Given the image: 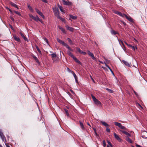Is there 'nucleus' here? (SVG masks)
Masks as SVG:
<instances>
[{"label":"nucleus","mask_w":147,"mask_h":147,"mask_svg":"<svg viewBox=\"0 0 147 147\" xmlns=\"http://www.w3.org/2000/svg\"><path fill=\"white\" fill-rule=\"evenodd\" d=\"M53 9L54 15L56 16L58 18L59 16V12L58 8L55 6L53 8Z\"/></svg>","instance_id":"obj_1"},{"label":"nucleus","mask_w":147,"mask_h":147,"mask_svg":"<svg viewBox=\"0 0 147 147\" xmlns=\"http://www.w3.org/2000/svg\"><path fill=\"white\" fill-rule=\"evenodd\" d=\"M114 123L116 126H118L121 129L125 130H126V128L124 126L122 125L121 123L116 122H114Z\"/></svg>","instance_id":"obj_2"},{"label":"nucleus","mask_w":147,"mask_h":147,"mask_svg":"<svg viewBox=\"0 0 147 147\" xmlns=\"http://www.w3.org/2000/svg\"><path fill=\"white\" fill-rule=\"evenodd\" d=\"M91 96L93 101L95 104L97 105H101V102L97 99L92 94H91Z\"/></svg>","instance_id":"obj_3"},{"label":"nucleus","mask_w":147,"mask_h":147,"mask_svg":"<svg viewBox=\"0 0 147 147\" xmlns=\"http://www.w3.org/2000/svg\"><path fill=\"white\" fill-rule=\"evenodd\" d=\"M62 1L63 4L65 5L70 6L72 5V4L71 2H69L68 1H65V0H63Z\"/></svg>","instance_id":"obj_4"},{"label":"nucleus","mask_w":147,"mask_h":147,"mask_svg":"<svg viewBox=\"0 0 147 147\" xmlns=\"http://www.w3.org/2000/svg\"><path fill=\"white\" fill-rule=\"evenodd\" d=\"M35 10L36 11V12H37V13L40 16H41L42 18H43V19H45V17L42 14V13L39 10H38V9L36 8L35 9Z\"/></svg>","instance_id":"obj_5"},{"label":"nucleus","mask_w":147,"mask_h":147,"mask_svg":"<svg viewBox=\"0 0 147 147\" xmlns=\"http://www.w3.org/2000/svg\"><path fill=\"white\" fill-rule=\"evenodd\" d=\"M142 137L144 138H147V132L146 131H143L141 133Z\"/></svg>","instance_id":"obj_6"},{"label":"nucleus","mask_w":147,"mask_h":147,"mask_svg":"<svg viewBox=\"0 0 147 147\" xmlns=\"http://www.w3.org/2000/svg\"><path fill=\"white\" fill-rule=\"evenodd\" d=\"M115 13L116 14H117L120 16L122 17H125V14L124 13H122L121 12L118 11H115Z\"/></svg>","instance_id":"obj_7"},{"label":"nucleus","mask_w":147,"mask_h":147,"mask_svg":"<svg viewBox=\"0 0 147 147\" xmlns=\"http://www.w3.org/2000/svg\"><path fill=\"white\" fill-rule=\"evenodd\" d=\"M115 138L119 141L121 142L122 141V139H121L119 136L117 135V134L115 133H113Z\"/></svg>","instance_id":"obj_8"},{"label":"nucleus","mask_w":147,"mask_h":147,"mask_svg":"<svg viewBox=\"0 0 147 147\" xmlns=\"http://www.w3.org/2000/svg\"><path fill=\"white\" fill-rule=\"evenodd\" d=\"M52 60L53 61H55V59L57 57L56 53L55 52L53 53L51 55Z\"/></svg>","instance_id":"obj_9"},{"label":"nucleus","mask_w":147,"mask_h":147,"mask_svg":"<svg viewBox=\"0 0 147 147\" xmlns=\"http://www.w3.org/2000/svg\"><path fill=\"white\" fill-rule=\"evenodd\" d=\"M88 54L92 57L93 59H96L94 57L93 54L92 53L90 52L89 51H88Z\"/></svg>","instance_id":"obj_10"},{"label":"nucleus","mask_w":147,"mask_h":147,"mask_svg":"<svg viewBox=\"0 0 147 147\" xmlns=\"http://www.w3.org/2000/svg\"><path fill=\"white\" fill-rule=\"evenodd\" d=\"M120 131H121L123 133V134H125L127 136V137H130L131 136V135L129 133L125 131H123V130H120Z\"/></svg>","instance_id":"obj_11"},{"label":"nucleus","mask_w":147,"mask_h":147,"mask_svg":"<svg viewBox=\"0 0 147 147\" xmlns=\"http://www.w3.org/2000/svg\"><path fill=\"white\" fill-rule=\"evenodd\" d=\"M57 41L59 42V43L62 44L63 46H65V45L66 44V43H65L64 41H63L60 40L58 38H57Z\"/></svg>","instance_id":"obj_12"},{"label":"nucleus","mask_w":147,"mask_h":147,"mask_svg":"<svg viewBox=\"0 0 147 147\" xmlns=\"http://www.w3.org/2000/svg\"><path fill=\"white\" fill-rule=\"evenodd\" d=\"M0 136L2 140L4 142H6V139L5 138L4 136L3 133L0 134Z\"/></svg>","instance_id":"obj_13"},{"label":"nucleus","mask_w":147,"mask_h":147,"mask_svg":"<svg viewBox=\"0 0 147 147\" xmlns=\"http://www.w3.org/2000/svg\"><path fill=\"white\" fill-rule=\"evenodd\" d=\"M125 17H126V18L129 21L131 22H133V20L132 18L129 16H127L125 15Z\"/></svg>","instance_id":"obj_14"},{"label":"nucleus","mask_w":147,"mask_h":147,"mask_svg":"<svg viewBox=\"0 0 147 147\" xmlns=\"http://www.w3.org/2000/svg\"><path fill=\"white\" fill-rule=\"evenodd\" d=\"M122 62L126 66L129 67H130L131 66V64L128 63L127 61L125 60H123Z\"/></svg>","instance_id":"obj_15"},{"label":"nucleus","mask_w":147,"mask_h":147,"mask_svg":"<svg viewBox=\"0 0 147 147\" xmlns=\"http://www.w3.org/2000/svg\"><path fill=\"white\" fill-rule=\"evenodd\" d=\"M69 16L70 18H69V20H71V19L73 20H76L77 18V16H73L71 15H69Z\"/></svg>","instance_id":"obj_16"},{"label":"nucleus","mask_w":147,"mask_h":147,"mask_svg":"<svg viewBox=\"0 0 147 147\" xmlns=\"http://www.w3.org/2000/svg\"><path fill=\"white\" fill-rule=\"evenodd\" d=\"M66 27L67 28V29L71 32H73L74 31V28L71 27H69L67 25L66 26Z\"/></svg>","instance_id":"obj_17"},{"label":"nucleus","mask_w":147,"mask_h":147,"mask_svg":"<svg viewBox=\"0 0 147 147\" xmlns=\"http://www.w3.org/2000/svg\"><path fill=\"white\" fill-rule=\"evenodd\" d=\"M101 123L104 126L106 127H108L109 125L107 124L106 122L103 121H100Z\"/></svg>","instance_id":"obj_18"},{"label":"nucleus","mask_w":147,"mask_h":147,"mask_svg":"<svg viewBox=\"0 0 147 147\" xmlns=\"http://www.w3.org/2000/svg\"><path fill=\"white\" fill-rule=\"evenodd\" d=\"M10 4L13 6L15 7H16V8L17 9H18V6L17 5L15 4V3H13V2H10Z\"/></svg>","instance_id":"obj_19"},{"label":"nucleus","mask_w":147,"mask_h":147,"mask_svg":"<svg viewBox=\"0 0 147 147\" xmlns=\"http://www.w3.org/2000/svg\"><path fill=\"white\" fill-rule=\"evenodd\" d=\"M126 140L127 141L129 142L130 143L132 144L133 142L128 137L126 138Z\"/></svg>","instance_id":"obj_20"},{"label":"nucleus","mask_w":147,"mask_h":147,"mask_svg":"<svg viewBox=\"0 0 147 147\" xmlns=\"http://www.w3.org/2000/svg\"><path fill=\"white\" fill-rule=\"evenodd\" d=\"M66 48L68 49L70 51H73V50L67 45V44L65 46Z\"/></svg>","instance_id":"obj_21"},{"label":"nucleus","mask_w":147,"mask_h":147,"mask_svg":"<svg viewBox=\"0 0 147 147\" xmlns=\"http://www.w3.org/2000/svg\"><path fill=\"white\" fill-rule=\"evenodd\" d=\"M75 61L77 63H78L79 64L81 63V62L78 59H77L76 57H74L73 58Z\"/></svg>","instance_id":"obj_22"},{"label":"nucleus","mask_w":147,"mask_h":147,"mask_svg":"<svg viewBox=\"0 0 147 147\" xmlns=\"http://www.w3.org/2000/svg\"><path fill=\"white\" fill-rule=\"evenodd\" d=\"M58 7L59 8L61 11L62 12H64V10L63 7L60 5L59 4H58Z\"/></svg>","instance_id":"obj_23"},{"label":"nucleus","mask_w":147,"mask_h":147,"mask_svg":"<svg viewBox=\"0 0 147 147\" xmlns=\"http://www.w3.org/2000/svg\"><path fill=\"white\" fill-rule=\"evenodd\" d=\"M67 53L69 56H71L73 58L75 57L69 51H68Z\"/></svg>","instance_id":"obj_24"},{"label":"nucleus","mask_w":147,"mask_h":147,"mask_svg":"<svg viewBox=\"0 0 147 147\" xmlns=\"http://www.w3.org/2000/svg\"><path fill=\"white\" fill-rule=\"evenodd\" d=\"M32 57H33V58L38 63H39V62L38 60V59L37 57L35 56H34V55H33L32 56Z\"/></svg>","instance_id":"obj_25"},{"label":"nucleus","mask_w":147,"mask_h":147,"mask_svg":"<svg viewBox=\"0 0 147 147\" xmlns=\"http://www.w3.org/2000/svg\"><path fill=\"white\" fill-rule=\"evenodd\" d=\"M14 39L17 41H20V39L18 37H17L15 36H13Z\"/></svg>","instance_id":"obj_26"},{"label":"nucleus","mask_w":147,"mask_h":147,"mask_svg":"<svg viewBox=\"0 0 147 147\" xmlns=\"http://www.w3.org/2000/svg\"><path fill=\"white\" fill-rule=\"evenodd\" d=\"M58 27L59 28V29H60L61 31L64 33H65V30L62 27H60V26H59Z\"/></svg>","instance_id":"obj_27"},{"label":"nucleus","mask_w":147,"mask_h":147,"mask_svg":"<svg viewBox=\"0 0 147 147\" xmlns=\"http://www.w3.org/2000/svg\"><path fill=\"white\" fill-rule=\"evenodd\" d=\"M33 19L35 21L37 22L39 20V18L36 16H34Z\"/></svg>","instance_id":"obj_28"},{"label":"nucleus","mask_w":147,"mask_h":147,"mask_svg":"<svg viewBox=\"0 0 147 147\" xmlns=\"http://www.w3.org/2000/svg\"><path fill=\"white\" fill-rule=\"evenodd\" d=\"M64 111L66 115L67 116V117H69V115L68 113V110L66 109H65L64 110Z\"/></svg>","instance_id":"obj_29"},{"label":"nucleus","mask_w":147,"mask_h":147,"mask_svg":"<svg viewBox=\"0 0 147 147\" xmlns=\"http://www.w3.org/2000/svg\"><path fill=\"white\" fill-rule=\"evenodd\" d=\"M20 34L25 40H26L27 39L24 36V35L22 32H20Z\"/></svg>","instance_id":"obj_30"},{"label":"nucleus","mask_w":147,"mask_h":147,"mask_svg":"<svg viewBox=\"0 0 147 147\" xmlns=\"http://www.w3.org/2000/svg\"><path fill=\"white\" fill-rule=\"evenodd\" d=\"M111 33L112 34H114V35L117 34L118 33L117 32L115 31L114 30H112L111 31Z\"/></svg>","instance_id":"obj_31"},{"label":"nucleus","mask_w":147,"mask_h":147,"mask_svg":"<svg viewBox=\"0 0 147 147\" xmlns=\"http://www.w3.org/2000/svg\"><path fill=\"white\" fill-rule=\"evenodd\" d=\"M119 42L120 45L121 44L123 46V47L125 48V46L122 40H119Z\"/></svg>","instance_id":"obj_32"},{"label":"nucleus","mask_w":147,"mask_h":147,"mask_svg":"<svg viewBox=\"0 0 147 147\" xmlns=\"http://www.w3.org/2000/svg\"><path fill=\"white\" fill-rule=\"evenodd\" d=\"M28 8L29 9V10L32 12L33 11V9L32 7L30 5H28Z\"/></svg>","instance_id":"obj_33"},{"label":"nucleus","mask_w":147,"mask_h":147,"mask_svg":"<svg viewBox=\"0 0 147 147\" xmlns=\"http://www.w3.org/2000/svg\"><path fill=\"white\" fill-rule=\"evenodd\" d=\"M43 39H44V40L45 41V42H46L47 43V44L48 45H49V43L48 40H47V39L45 37H44L43 38Z\"/></svg>","instance_id":"obj_34"},{"label":"nucleus","mask_w":147,"mask_h":147,"mask_svg":"<svg viewBox=\"0 0 147 147\" xmlns=\"http://www.w3.org/2000/svg\"><path fill=\"white\" fill-rule=\"evenodd\" d=\"M57 18L61 20L63 22H64L65 21V19L64 18H62L60 16H59Z\"/></svg>","instance_id":"obj_35"},{"label":"nucleus","mask_w":147,"mask_h":147,"mask_svg":"<svg viewBox=\"0 0 147 147\" xmlns=\"http://www.w3.org/2000/svg\"><path fill=\"white\" fill-rule=\"evenodd\" d=\"M13 11L16 14H18L19 16H21V14L19 12H18V11Z\"/></svg>","instance_id":"obj_36"},{"label":"nucleus","mask_w":147,"mask_h":147,"mask_svg":"<svg viewBox=\"0 0 147 147\" xmlns=\"http://www.w3.org/2000/svg\"><path fill=\"white\" fill-rule=\"evenodd\" d=\"M67 39L68 40V42L70 44H71V45L72 44V41L69 38H68Z\"/></svg>","instance_id":"obj_37"},{"label":"nucleus","mask_w":147,"mask_h":147,"mask_svg":"<svg viewBox=\"0 0 147 147\" xmlns=\"http://www.w3.org/2000/svg\"><path fill=\"white\" fill-rule=\"evenodd\" d=\"M76 49L78 52L81 53L82 51L80 48H78V47H77L76 48Z\"/></svg>","instance_id":"obj_38"},{"label":"nucleus","mask_w":147,"mask_h":147,"mask_svg":"<svg viewBox=\"0 0 147 147\" xmlns=\"http://www.w3.org/2000/svg\"><path fill=\"white\" fill-rule=\"evenodd\" d=\"M80 125L81 127V128L82 129H84V127L83 125V123H82L81 122H80Z\"/></svg>","instance_id":"obj_39"},{"label":"nucleus","mask_w":147,"mask_h":147,"mask_svg":"<svg viewBox=\"0 0 147 147\" xmlns=\"http://www.w3.org/2000/svg\"><path fill=\"white\" fill-rule=\"evenodd\" d=\"M73 74L75 79H78V77H77L76 74L74 72H73Z\"/></svg>","instance_id":"obj_40"},{"label":"nucleus","mask_w":147,"mask_h":147,"mask_svg":"<svg viewBox=\"0 0 147 147\" xmlns=\"http://www.w3.org/2000/svg\"><path fill=\"white\" fill-rule=\"evenodd\" d=\"M106 89L108 90V91L110 93H112L113 92V91L111 89H109L108 88H107Z\"/></svg>","instance_id":"obj_41"},{"label":"nucleus","mask_w":147,"mask_h":147,"mask_svg":"<svg viewBox=\"0 0 147 147\" xmlns=\"http://www.w3.org/2000/svg\"><path fill=\"white\" fill-rule=\"evenodd\" d=\"M131 46H129V47L133 49L134 51H135V47H134V46H132L131 45Z\"/></svg>","instance_id":"obj_42"},{"label":"nucleus","mask_w":147,"mask_h":147,"mask_svg":"<svg viewBox=\"0 0 147 147\" xmlns=\"http://www.w3.org/2000/svg\"><path fill=\"white\" fill-rule=\"evenodd\" d=\"M103 146L104 147H105L106 145V142L105 140H103Z\"/></svg>","instance_id":"obj_43"},{"label":"nucleus","mask_w":147,"mask_h":147,"mask_svg":"<svg viewBox=\"0 0 147 147\" xmlns=\"http://www.w3.org/2000/svg\"><path fill=\"white\" fill-rule=\"evenodd\" d=\"M29 16H30V17L32 18L33 19L34 18V16L32 15L31 14H29Z\"/></svg>","instance_id":"obj_44"},{"label":"nucleus","mask_w":147,"mask_h":147,"mask_svg":"<svg viewBox=\"0 0 147 147\" xmlns=\"http://www.w3.org/2000/svg\"><path fill=\"white\" fill-rule=\"evenodd\" d=\"M106 131L108 132H110V129L108 127H107L106 128Z\"/></svg>","instance_id":"obj_45"},{"label":"nucleus","mask_w":147,"mask_h":147,"mask_svg":"<svg viewBox=\"0 0 147 147\" xmlns=\"http://www.w3.org/2000/svg\"><path fill=\"white\" fill-rule=\"evenodd\" d=\"M81 54H82L84 55H85L86 54V53L85 52H83L82 51Z\"/></svg>","instance_id":"obj_46"},{"label":"nucleus","mask_w":147,"mask_h":147,"mask_svg":"<svg viewBox=\"0 0 147 147\" xmlns=\"http://www.w3.org/2000/svg\"><path fill=\"white\" fill-rule=\"evenodd\" d=\"M5 142V145L6 146V147H10V146H9L8 144L7 143H6V142Z\"/></svg>","instance_id":"obj_47"},{"label":"nucleus","mask_w":147,"mask_h":147,"mask_svg":"<svg viewBox=\"0 0 147 147\" xmlns=\"http://www.w3.org/2000/svg\"><path fill=\"white\" fill-rule=\"evenodd\" d=\"M6 9H8V10L11 13H12V11L11 9H10L8 7H7L6 8Z\"/></svg>","instance_id":"obj_48"},{"label":"nucleus","mask_w":147,"mask_h":147,"mask_svg":"<svg viewBox=\"0 0 147 147\" xmlns=\"http://www.w3.org/2000/svg\"><path fill=\"white\" fill-rule=\"evenodd\" d=\"M107 143L108 144H109L110 146L112 147V144H111L110 142L109 141H107Z\"/></svg>","instance_id":"obj_49"},{"label":"nucleus","mask_w":147,"mask_h":147,"mask_svg":"<svg viewBox=\"0 0 147 147\" xmlns=\"http://www.w3.org/2000/svg\"><path fill=\"white\" fill-rule=\"evenodd\" d=\"M36 49H37V51H38V52H41L40 51V50L39 48H38V47H36Z\"/></svg>","instance_id":"obj_50"},{"label":"nucleus","mask_w":147,"mask_h":147,"mask_svg":"<svg viewBox=\"0 0 147 147\" xmlns=\"http://www.w3.org/2000/svg\"><path fill=\"white\" fill-rule=\"evenodd\" d=\"M38 21H40V22H41L42 24H43V22L42 20H41L39 18V20H38Z\"/></svg>","instance_id":"obj_51"},{"label":"nucleus","mask_w":147,"mask_h":147,"mask_svg":"<svg viewBox=\"0 0 147 147\" xmlns=\"http://www.w3.org/2000/svg\"><path fill=\"white\" fill-rule=\"evenodd\" d=\"M125 43L126 45H127L128 46H131V45L130 44H128L126 42H125Z\"/></svg>","instance_id":"obj_52"},{"label":"nucleus","mask_w":147,"mask_h":147,"mask_svg":"<svg viewBox=\"0 0 147 147\" xmlns=\"http://www.w3.org/2000/svg\"><path fill=\"white\" fill-rule=\"evenodd\" d=\"M10 18L11 19V20L13 22H14V19L12 17H10Z\"/></svg>","instance_id":"obj_53"},{"label":"nucleus","mask_w":147,"mask_h":147,"mask_svg":"<svg viewBox=\"0 0 147 147\" xmlns=\"http://www.w3.org/2000/svg\"><path fill=\"white\" fill-rule=\"evenodd\" d=\"M93 129L94 130V133H96V128H95L94 127V128H93Z\"/></svg>","instance_id":"obj_54"},{"label":"nucleus","mask_w":147,"mask_h":147,"mask_svg":"<svg viewBox=\"0 0 147 147\" xmlns=\"http://www.w3.org/2000/svg\"><path fill=\"white\" fill-rule=\"evenodd\" d=\"M9 26L10 27V28L12 29V30H13V28L12 27V26L11 25H10L9 24Z\"/></svg>","instance_id":"obj_55"},{"label":"nucleus","mask_w":147,"mask_h":147,"mask_svg":"<svg viewBox=\"0 0 147 147\" xmlns=\"http://www.w3.org/2000/svg\"><path fill=\"white\" fill-rule=\"evenodd\" d=\"M90 76V77L91 78V79L92 80L93 82H94V79H93L92 78V76Z\"/></svg>","instance_id":"obj_56"},{"label":"nucleus","mask_w":147,"mask_h":147,"mask_svg":"<svg viewBox=\"0 0 147 147\" xmlns=\"http://www.w3.org/2000/svg\"><path fill=\"white\" fill-rule=\"evenodd\" d=\"M136 146L137 147H142V146H140V145H138V144H136Z\"/></svg>","instance_id":"obj_57"},{"label":"nucleus","mask_w":147,"mask_h":147,"mask_svg":"<svg viewBox=\"0 0 147 147\" xmlns=\"http://www.w3.org/2000/svg\"><path fill=\"white\" fill-rule=\"evenodd\" d=\"M43 2L47 3V1L46 0H41Z\"/></svg>","instance_id":"obj_58"},{"label":"nucleus","mask_w":147,"mask_h":147,"mask_svg":"<svg viewBox=\"0 0 147 147\" xmlns=\"http://www.w3.org/2000/svg\"><path fill=\"white\" fill-rule=\"evenodd\" d=\"M76 82L77 83H78V79H75Z\"/></svg>","instance_id":"obj_59"},{"label":"nucleus","mask_w":147,"mask_h":147,"mask_svg":"<svg viewBox=\"0 0 147 147\" xmlns=\"http://www.w3.org/2000/svg\"><path fill=\"white\" fill-rule=\"evenodd\" d=\"M138 105L140 107H141V108H142V107L141 106L140 104H139V103H138Z\"/></svg>","instance_id":"obj_60"},{"label":"nucleus","mask_w":147,"mask_h":147,"mask_svg":"<svg viewBox=\"0 0 147 147\" xmlns=\"http://www.w3.org/2000/svg\"><path fill=\"white\" fill-rule=\"evenodd\" d=\"M138 105L140 107H141V108H142V107L141 106L140 104H139V103H138Z\"/></svg>","instance_id":"obj_61"},{"label":"nucleus","mask_w":147,"mask_h":147,"mask_svg":"<svg viewBox=\"0 0 147 147\" xmlns=\"http://www.w3.org/2000/svg\"><path fill=\"white\" fill-rule=\"evenodd\" d=\"M138 105L140 107H141V108H142V107L141 106L140 104H139V103H138Z\"/></svg>","instance_id":"obj_62"},{"label":"nucleus","mask_w":147,"mask_h":147,"mask_svg":"<svg viewBox=\"0 0 147 147\" xmlns=\"http://www.w3.org/2000/svg\"><path fill=\"white\" fill-rule=\"evenodd\" d=\"M138 105L140 107H141V108H142V107L141 106L140 104H139V103H138Z\"/></svg>","instance_id":"obj_63"},{"label":"nucleus","mask_w":147,"mask_h":147,"mask_svg":"<svg viewBox=\"0 0 147 147\" xmlns=\"http://www.w3.org/2000/svg\"><path fill=\"white\" fill-rule=\"evenodd\" d=\"M123 24L125 25H126V23L125 22H123Z\"/></svg>","instance_id":"obj_64"}]
</instances>
